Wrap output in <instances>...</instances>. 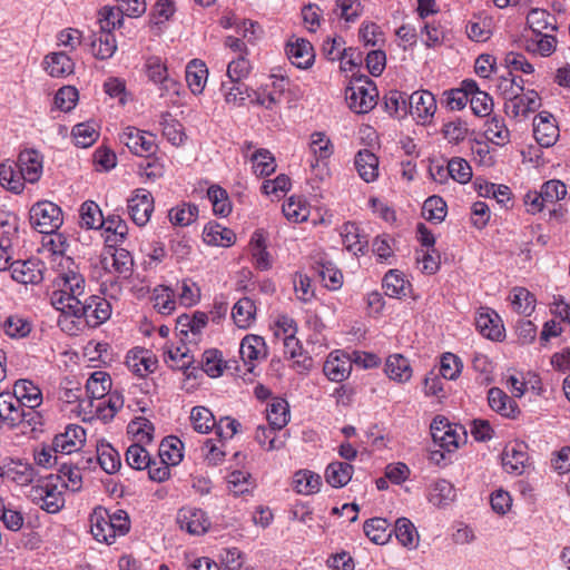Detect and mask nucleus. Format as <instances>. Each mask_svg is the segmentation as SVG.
I'll list each match as a JSON object with an SVG mask.
<instances>
[{
	"label": "nucleus",
	"instance_id": "nucleus-26",
	"mask_svg": "<svg viewBox=\"0 0 570 570\" xmlns=\"http://www.w3.org/2000/svg\"><path fill=\"white\" fill-rule=\"evenodd\" d=\"M253 263L256 268L267 271L272 266L271 255L267 252V238L262 229L253 233L248 244Z\"/></svg>",
	"mask_w": 570,
	"mask_h": 570
},
{
	"label": "nucleus",
	"instance_id": "nucleus-3",
	"mask_svg": "<svg viewBox=\"0 0 570 570\" xmlns=\"http://www.w3.org/2000/svg\"><path fill=\"white\" fill-rule=\"evenodd\" d=\"M379 91L375 83L365 78L347 87L345 98L350 109L356 114H367L377 102Z\"/></svg>",
	"mask_w": 570,
	"mask_h": 570
},
{
	"label": "nucleus",
	"instance_id": "nucleus-61",
	"mask_svg": "<svg viewBox=\"0 0 570 570\" xmlns=\"http://www.w3.org/2000/svg\"><path fill=\"white\" fill-rule=\"evenodd\" d=\"M154 307L163 315L171 314L176 308L174 292L167 286L155 288Z\"/></svg>",
	"mask_w": 570,
	"mask_h": 570
},
{
	"label": "nucleus",
	"instance_id": "nucleus-53",
	"mask_svg": "<svg viewBox=\"0 0 570 570\" xmlns=\"http://www.w3.org/2000/svg\"><path fill=\"white\" fill-rule=\"evenodd\" d=\"M148 78L155 83L164 85L165 88L174 87L177 82L169 78L166 65L158 57H151L146 63Z\"/></svg>",
	"mask_w": 570,
	"mask_h": 570
},
{
	"label": "nucleus",
	"instance_id": "nucleus-27",
	"mask_svg": "<svg viewBox=\"0 0 570 570\" xmlns=\"http://www.w3.org/2000/svg\"><path fill=\"white\" fill-rule=\"evenodd\" d=\"M26 407H38L42 403V392L32 381L21 379L13 385L11 392Z\"/></svg>",
	"mask_w": 570,
	"mask_h": 570
},
{
	"label": "nucleus",
	"instance_id": "nucleus-49",
	"mask_svg": "<svg viewBox=\"0 0 570 570\" xmlns=\"http://www.w3.org/2000/svg\"><path fill=\"white\" fill-rule=\"evenodd\" d=\"M207 197L213 206L215 215L227 217L232 213V202L228 193L218 185H212L207 189Z\"/></svg>",
	"mask_w": 570,
	"mask_h": 570
},
{
	"label": "nucleus",
	"instance_id": "nucleus-40",
	"mask_svg": "<svg viewBox=\"0 0 570 570\" xmlns=\"http://www.w3.org/2000/svg\"><path fill=\"white\" fill-rule=\"evenodd\" d=\"M315 271L324 286L330 291H337L343 285V273L332 262H317Z\"/></svg>",
	"mask_w": 570,
	"mask_h": 570
},
{
	"label": "nucleus",
	"instance_id": "nucleus-12",
	"mask_svg": "<svg viewBox=\"0 0 570 570\" xmlns=\"http://www.w3.org/2000/svg\"><path fill=\"white\" fill-rule=\"evenodd\" d=\"M529 464L528 448L523 442L505 445L502 452V466L511 474L521 475Z\"/></svg>",
	"mask_w": 570,
	"mask_h": 570
},
{
	"label": "nucleus",
	"instance_id": "nucleus-60",
	"mask_svg": "<svg viewBox=\"0 0 570 570\" xmlns=\"http://www.w3.org/2000/svg\"><path fill=\"white\" fill-rule=\"evenodd\" d=\"M222 91L227 104L240 106L249 98L248 87L239 81H229L222 83Z\"/></svg>",
	"mask_w": 570,
	"mask_h": 570
},
{
	"label": "nucleus",
	"instance_id": "nucleus-19",
	"mask_svg": "<svg viewBox=\"0 0 570 570\" xmlns=\"http://www.w3.org/2000/svg\"><path fill=\"white\" fill-rule=\"evenodd\" d=\"M24 407L11 392L0 393V423L11 429L20 426Z\"/></svg>",
	"mask_w": 570,
	"mask_h": 570
},
{
	"label": "nucleus",
	"instance_id": "nucleus-34",
	"mask_svg": "<svg viewBox=\"0 0 570 570\" xmlns=\"http://www.w3.org/2000/svg\"><path fill=\"white\" fill-rule=\"evenodd\" d=\"M208 77V69L204 61L193 59L186 66V81L193 94L203 92Z\"/></svg>",
	"mask_w": 570,
	"mask_h": 570
},
{
	"label": "nucleus",
	"instance_id": "nucleus-9",
	"mask_svg": "<svg viewBox=\"0 0 570 570\" xmlns=\"http://www.w3.org/2000/svg\"><path fill=\"white\" fill-rule=\"evenodd\" d=\"M12 278L21 284L37 285L43 281L46 271L45 263L39 258L14 261L10 265Z\"/></svg>",
	"mask_w": 570,
	"mask_h": 570
},
{
	"label": "nucleus",
	"instance_id": "nucleus-18",
	"mask_svg": "<svg viewBox=\"0 0 570 570\" xmlns=\"http://www.w3.org/2000/svg\"><path fill=\"white\" fill-rule=\"evenodd\" d=\"M286 56L291 63L299 69L309 68L315 59L313 46L303 38H296L287 42Z\"/></svg>",
	"mask_w": 570,
	"mask_h": 570
},
{
	"label": "nucleus",
	"instance_id": "nucleus-11",
	"mask_svg": "<svg viewBox=\"0 0 570 570\" xmlns=\"http://www.w3.org/2000/svg\"><path fill=\"white\" fill-rule=\"evenodd\" d=\"M177 523L181 530L193 535L204 534L210 527L205 511L195 507L181 508L177 513Z\"/></svg>",
	"mask_w": 570,
	"mask_h": 570
},
{
	"label": "nucleus",
	"instance_id": "nucleus-24",
	"mask_svg": "<svg viewBox=\"0 0 570 570\" xmlns=\"http://www.w3.org/2000/svg\"><path fill=\"white\" fill-rule=\"evenodd\" d=\"M308 150L313 156L309 165L315 168L320 163H326L332 157L334 145L325 132L315 131L309 136Z\"/></svg>",
	"mask_w": 570,
	"mask_h": 570
},
{
	"label": "nucleus",
	"instance_id": "nucleus-28",
	"mask_svg": "<svg viewBox=\"0 0 570 570\" xmlns=\"http://www.w3.org/2000/svg\"><path fill=\"white\" fill-rule=\"evenodd\" d=\"M354 166L358 176L366 183H372L379 177V158L368 149H362L356 154Z\"/></svg>",
	"mask_w": 570,
	"mask_h": 570
},
{
	"label": "nucleus",
	"instance_id": "nucleus-36",
	"mask_svg": "<svg viewBox=\"0 0 570 570\" xmlns=\"http://www.w3.org/2000/svg\"><path fill=\"white\" fill-rule=\"evenodd\" d=\"M353 472V465L347 462H332L325 470V480L333 488H343L351 481Z\"/></svg>",
	"mask_w": 570,
	"mask_h": 570
},
{
	"label": "nucleus",
	"instance_id": "nucleus-2",
	"mask_svg": "<svg viewBox=\"0 0 570 570\" xmlns=\"http://www.w3.org/2000/svg\"><path fill=\"white\" fill-rule=\"evenodd\" d=\"M90 532L100 543L112 544L118 537L126 535L130 530L128 513L124 510L110 512L104 507H97L89 515Z\"/></svg>",
	"mask_w": 570,
	"mask_h": 570
},
{
	"label": "nucleus",
	"instance_id": "nucleus-42",
	"mask_svg": "<svg viewBox=\"0 0 570 570\" xmlns=\"http://www.w3.org/2000/svg\"><path fill=\"white\" fill-rule=\"evenodd\" d=\"M4 474L7 476V481L24 487L33 482L36 478V470L30 463L18 461L6 465Z\"/></svg>",
	"mask_w": 570,
	"mask_h": 570
},
{
	"label": "nucleus",
	"instance_id": "nucleus-64",
	"mask_svg": "<svg viewBox=\"0 0 570 570\" xmlns=\"http://www.w3.org/2000/svg\"><path fill=\"white\" fill-rule=\"evenodd\" d=\"M423 216L434 223H441L446 216V204L439 196L429 197L423 204Z\"/></svg>",
	"mask_w": 570,
	"mask_h": 570
},
{
	"label": "nucleus",
	"instance_id": "nucleus-38",
	"mask_svg": "<svg viewBox=\"0 0 570 570\" xmlns=\"http://www.w3.org/2000/svg\"><path fill=\"white\" fill-rule=\"evenodd\" d=\"M0 330L11 338H24L31 333L32 324L29 320L14 314L0 323Z\"/></svg>",
	"mask_w": 570,
	"mask_h": 570
},
{
	"label": "nucleus",
	"instance_id": "nucleus-13",
	"mask_svg": "<svg viewBox=\"0 0 570 570\" xmlns=\"http://www.w3.org/2000/svg\"><path fill=\"white\" fill-rule=\"evenodd\" d=\"M533 136L541 147H551L559 139V127L553 116L541 111L533 119Z\"/></svg>",
	"mask_w": 570,
	"mask_h": 570
},
{
	"label": "nucleus",
	"instance_id": "nucleus-30",
	"mask_svg": "<svg viewBox=\"0 0 570 570\" xmlns=\"http://www.w3.org/2000/svg\"><path fill=\"white\" fill-rule=\"evenodd\" d=\"M232 318L238 328H249L256 321L255 302L249 297L239 298L233 306Z\"/></svg>",
	"mask_w": 570,
	"mask_h": 570
},
{
	"label": "nucleus",
	"instance_id": "nucleus-44",
	"mask_svg": "<svg viewBox=\"0 0 570 570\" xmlns=\"http://www.w3.org/2000/svg\"><path fill=\"white\" fill-rule=\"evenodd\" d=\"M159 125L161 127L163 136L173 145L180 146L186 136L183 125L175 119L170 112H163L160 115Z\"/></svg>",
	"mask_w": 570,
	"mask_h": 570
},
{
	"label": "nucleus",
	"instance_id": "nucleus-15",
	"mask_svg": "<svg viewBox=\"0 0 570 570\" xmlns=\"http://www.w3.org/2000/svg\"><path fill=\"white\" fill-rule=\"evenodd\" d=\"M475 326L482 336L491 341L504 337V326L500 316L491 308L481 307L475 316Z\"/></svg>",
	"mask_w": 570,
	"mask_h": 570
},
{
	"label": "nucleus",
	"instance_id": "nucleus-5",
	"mask_svg": "<svg viewBox=\"0 0 570 570\" xmlns=\"http://www.w3.org/2000/svg\"><path fill=\"white\" fill-rule=\"evenodd\" d=\"M30 223L39 233L52 234L63 223L62 212L52 202H38L30 209Z\"/></svg>",
	"mask_w": 570,
	"mask_h": 570
},
{
	"label": "nucleus",
	"instance_id": "nucleus-33",
	"mask_svg": "<svg viewBox=\"0 0 570 570\" xmlns=\"http://www.w3.org/2000/svg\"><path fill=\"white\" fill-rule=\"evenodd\" d=\"M92 55L100 60L109 59L117 50L115 35L110 31L101 30L94 33L90 41Z\"/></svg>",
	"mask_w": 570,
	"mask_h": 570
},
{
	"label": "nucleus",
	"instance_id": "nucleus-52",
	"mask_svg": "<svg viewBox=\"0 0 570 570\" xmlns=\"http://www.w3.org/2000/svg\"><path fill=\"white\" fill-rule=\"evenodd\" d=\"M409 286V282L396 269L389 271L383 278V288L390 297L400 298L405 296Z\"/></svg>",
	"mask_w": 570,
	"mask_h": 570
},
{
	"label": "nucleus",
	"instance_id": "nucleus-22",
	"mask_svg": "<svg viewBox=\"0 0 570 570\" xmlns=\"http://www.w3.org/2000/svg\"><path fill=\"white\" fill-rule=\"evenodd\" d=\"M239 354L246 365L254 366L255 362L267 355L264 338L255 334H247L240 342Z\"/></svg>",
	"mask_w": 570,
	"mask_h": 570
},
{
	"label": "nucleus",
	"instance_id": "nucleus-1",
	"mask_svg": "<svg viewBox=\"0 0 570 570\" xmlns=\"http://www.w3.org/2000/svg\"><path fill=\"white\" fill-rule=\"evenodd\" d=\"M60 271L55 279L51 305L62 313L71 314L89 327H98L110 318L111 305L101 296H86V279L70 257H61Z\"/></svg>",
	"mask_w": 570,
	"mask_h": 570
},
{
	"label": "nucleus",
	"instance_id": "nucleus-58",
	"mask_svg": "<svg viewBox=\"0 0 570 570\" xmlns=\"http://www.w3.org/2000/svg\"><path fill=\"white\" fill-rule=\"evenodd\" d=\"M341 236L343 245L348 252L353 253L354 255L363 253L365 242L361 239L358 235V228L355 224L345 223L342 226Z\"/></svg>",
	"mask_w": 570,
	"mask_h": 570
},
{
	"label": "nucleus",
	"instance_id": "nucleus-7",
	"mask_svg": "<svg viewBox=\"0 0 570 570\" xmlns=\"http://www.w3.org/2000/svg\"><path fill=\"white\" fill-rule=\"evenodd\" d=\"M127 210L137 226H145L154 212V198L150 191L138 188L127 200Z\"/></svg>",
	"mask_w": 570,
	"mask_h": 570
},
{
	"label": "nucleus",
	"instance_id": "nucleus-37",
	"mask_svg": "<svg viewBox=\"0 0 570 570\" xmlns=\"http://www.w3.org/2000/svg\"><path fill=\"white\" fill-rule=\"evenodd\" d=\"M46 70L51 77H65L73 72L75 63L65 52H53L45 58Z\"/></svg>",
	"mask_w": 570,
	"mask_h": 570
},
{
	"label": "nucleus",
	"instance_id": "nucleus-32",
	"mask_svg": "<svg viewBox=\"0 0 570 570\" xmlns=\"http://www.w3.org/2000/svg\"><path fill=\"white\" fill-rule=\"evenodd\" d=\"M384 372L390 380L405 383L412 377L410 361L402 354H392L386 358Z\"/></svg>",
	"mask_w": 570,
	"mask_h": 570
},
{
	"label": "nucleus",
	"instance_id": "nucleus-14",
	"mask_svg": "<svg viewBox=\"0 0 570 570\" xmlns=\"http://www.w3.org/2000/svg\"><path fill=\"white\" fill-rule=\"evenodd\" d=\"M86 441V431L82 426L70 424L63 433L55 436L52 441V450L56 453L71 454L80 450Z\"/></svg>",
	"mask_w": 570,
	"mask_h": 570
},
{
	"label": "nucleus",
	"instance_id": "nucleus-10",
	"mask_svg": "<svg viewBox=\"0 0 570 570\" xmlns=\"http://www.w3.org/2000/svg\"><path fill=\"white\" fill-rule=\"evenodd\" d=\"M541 106V98L534 90L522 89L521 94L504 101V111L511 118H525Z\"/></svg>",
	"mask_w": 570,
	"mask_h": 570
},
{
	"label": "nucleus",
	"instance_id": "nucleus-62",
	"mask_svg": "<svg viewBox=\"0 0 570 570\" xmlns=\"http://www.w3.org/2000/svg\"><path fill=\"white\" fill-rule=\"evenodd\" d=\"M159 458L171 465H177L183 460L180 440L176 436L166 438L159 446Z\"/></svg>",
	"mask_w": 570,
	"mask_h": 570
},
{
	"label": "nucleus",
	"instance_id": "nucleus-43",
	"mask_svg": "<svg viewBox=\"0 0 570 570\" xmlns=\"http://www.w3.org/2000/svg\"><path fill=\"white\" fill-rule=\"evenodd\" d=\"M198 206L193 203H181L173 207L168 217L173 225L186 227L195 223L198 218Z\"/></svg>",
	"mask_w": 570,
	"mask_h": 570
},
{
	"label": "nucleus",
	"instance_id": "nucleus-8",
	"mask_svg": "<svg viewBox=\"0 0 570 570\" xmlns=\"http://www.w3.org/2000/svg\"><path fill=\"white\" fill-rule=\"evenodd\" d=\"M207 322L208 315L204 312L183 314L176 321V334L183 343L196 344Z\"/></svg>",
	"mask_w": 570,
	"mask_h": 570
},
{
	"label": "nucleus",
	"instance_id": "nucleus-54",
	"mask_svg": "<svg viewBox=\"0 0 570 570\" xmlns=\"http://www.w3.org/2000/svg\"><path fill=\"white\" fill-rule=\"evenodd\" d=\"M397 541L406 548H415L419 541V533L414 524L407 518H400L394 528Z\"/></svg>",
	"mask_w": 570,
	"mask_h": 570
},
{
	"label": "nucleus",
	"instance_id": "nucleus-59",
	"mask_svg": "<svg viewBox=\"0 0 570 570\" xmlns=\"http://www.w3.org/2000/svg\"><path fill=\"white\" fill-rule=\"evenodd\" d=\"M535 298L524 287H515L511 294V305L515 312L530 315L534 309Z\"/></svg>",
	"mask_w": 570,
	"mask_h": 570
},
{
	"label": "nucleus",
	"instance_id": "nucleus-23",
	"mask_svg": "<svg viewBox=\"0 0 570 570\" xmlns=\"http://www.w3.org/2000/svg\"><path fill=\"white\" fill-rule=\"evenodd\" d=\"M411 114L422 121H426L436 110L434 96L426 90L415 91L409 97Z\"/></svg>",
	"mask_w": 570,
	"mask_h": 570
},
{
	"label": "nucleus",
	"instance_id": "nucleus-31",
	"mask_svg": "<svg viewBox=\"0 0 570 570\" xmlns=\"http://www.w3.org/2000/svg\"><path fill=\"white\" fill-rule=\"evenodd\" d=\"M203 239L212 246L229 247L236 240L235 233L218 223H208L203 230Z\"/></svg>",
	"mask_w": 570,
	"mask_h": 570
},
{
	"label": "nucleus",
	"instance_id": "nucleus-35",
	"mask_svg": "<svg viewBox=\"0 0 570 570\" xmlns=\"http://www.w3.org/2000/svg\"><path fill=\"white\" fill-rule=\"evenodd\" d=\"M293 489L304 495L317 493L322 485V478L320 474L311 470H298L293 475Z\"/></svg>",
	"mask_w": 570,
	"mask_h": 570
},
{
	"label": "nucleus",
	"instance_id": "nucleus-50",
	"mask_svg": "<svg viewBox=\"0 0 570 570\" xmlns=\"http://www.w3.org/2000/svg\"><path fill=\"white\" fill-rule=\"evenodd\" d=\"M283 214L293 223H302L309 216V207L302 197L292 196L283 204Z\"/></svg>",
	"mask_w": 570,
	"mask_h": 570
},
{
	"label": "nucleus",
	"instance_id": "nucleus-4",
	"mask_svg": "<svg viewBox=\"0 0 570 570\" xmlns=\"http://www.w3.org/2000/svg\"><path fill=\"white\" fill-rule=\"evenodd\" d=\"M31 501L48 513H57L65 505V498L59 490L58 478H47L32 487L29 493Z\"/></svg>",
	"mask_w": 570,
	"mask_h": 570
},
{
	"label": "nucleus",
	"instance_id": "nucleus-25",
	"mask_svg": "<svg viewBox=\"0 0 570 570\" xmlns=\"http://www.w3.org/2000/svg\"><path fill=\"white\" fill-rule=\"evenodd\" d=\"M157 363V358L146 348H136L127 356L128 367L140 377L155 372Z\"/></svg>",
	"mask_w": 570,
	"mask_h": 570
},
{
	"label": "nucleus",
	"instance_id": "nucleus-56",
	"mask_svg": "<svg viewBox=\"0 0 570 570\" xmlns=\"http://www.w3.org/2000/svg\"><path fill=\"white\" fill-rule=\"evenodd\" d=\"M409 98L399 90H390L383 98L384 109L391 116L402 117L407 112Z\"/></svg>",
	"mask_w": 570,
	"mask_h": 570
},
{
	"label": "nucleus",
	"instance_id": "nucleus-45",
	"mask_svg": "<svg viewBox=\"0 0 570 570\" xmlns=\"http://www.w3.org/2000/svg\"><path fill=\"white\" fill-rule=\"evenodd\" d=\"M484 136L497 146H504L510 141V130L504 119L497 116L487 120Z\"/></svg>",
	"mask_w": 570,
	"mask_h": 570
},
{
	"label": "nucleus",
	"instance_id": "nucleus-21",
	"mask_svg": "<svg viewBox=\"0 0 570 570\" xmlns=\"http://www.w3.org/2000/svg\"><path fill=\"white\" fill-rule=\"evenodd\" d=\"M352 363L346 354L332 352L324 363L323 372L333 382H342L348 377Z\"/></svg>",
	"mask_w": 570,
	"mask_h": 570
},
{
	"label": "nucleus",
	"instance_id": "nucleus-51",
	"mask_svg": "<svg viewBox=\"0 0 570 570\" xmlns=\"http://www.w3.org/2000/svg\"><path fill=\"white\" fill-rule=\"evenodd\" d=\"M190 422L198 433H209L216 426V419L212 411L205 406H194L190 411Z\"/></svg>",
	"mask_w": 570,
	"mask_h": 570
},
{
	"label": "nucleus",
	"instance_id": "nucleus-47",
	"mask_svg": "<svg viewBox=\"0 0 570 570\" xmlns=\"http://www.w3.org/2000/svg\"><path fill=\"white\" fill-rule=\"evenodd\" d=\"M80 225L86 229H99L105 217L100 207L94 200H86L79 209Z\"/></svg>",
	"mask_w": 570,
	"mask_h": 570
},
{
	"label": "nucleus",
	"instance_id": "nucleus-6",
	"mask_svg": "<svg viewBox=\"0 0 570 570\" xmlns=\"http://www.w3.org/2000/svg\"><path fill=\"white\" fill-rule=\"evenodd\" d=\"M119 141L140 157H148L156 150L155 136L132 126L124 128L119 134Z\"/></svg>",
	"mask_w": 570,
	"mask_h": 570
},
{
	"label": "nucleus",
	"instance_id": "nucleus-20",
	"mask_svg": "<svg viewBox=\"0 0 570 570\" xmlns=\"http://www.w3.org/2000/svg\"><path fill=\"white\" fill-rule=\"evenodd\" d=\"M18 170L28 183H37L42 175V156L33 149L23 150L18 158Z\"/></svg>",
	"mask_w": 570,
	"mask_h": 570
},
{
	"label": "nucleus",
	"instance_id": "nucleus-41",
	"mask_svg": "<svg viewBox=\"0 0 570 570\" xmlns=\"http://www.w3.org/2000/svg\"><path fill=\"white\" fill-rule=\"evenodd\" d=\"M386 519L373 518L364 522L363 530L366 537L376 544L389 542L392 531Z\"/></svg>",
	"mask_w": 570,
	"mask_h": 570
},
{
	"label": "nucleus",
	"instance_id": "nucleus-55",
	"mask_svg": "<svg viewBox=\"0 0 570 570\" xmlns=\"http://www.w3.org/2000/svg\"><path fill=\"white\" fill-rule=\"evenodd\" d=\"M27 179L20 175L19 170H16L11 165L2 164L0 166V184L8 190L20 194L24 188Z\"/></svg>",
	"mask_w": 570,
	"mask_h": 570
},
{
	"label": "nucleus",
	"instance_id": "nucleus-39",
	"mask_svg": "<svg viewBox=\"0 0 570 570\" xmlns=\"http://www.w3.org/2000/svg\"><path fill=\"white\" fill-rule=\"evenodd\" d=\"M111 389V379L107 372H94L86 383V392L92 400L105 399Z\"/></svg>",
	"mask_w": 570,
	"mask_h": 570
},
{
	"label": "nucleus",
	"instance_id": "nucleus-46",
	"mask_svg": "<svg viewBox=\"0 0 570 570\" xmlns=\"http://www.w3.org/2000/svg\"><path fill=\"white\" fill-rule=\"evenodd\" d=\"M268 424L282 430L289 422L288 403L284 399H274L266 409Z\"/></svg>",
	"mask_w": 570,
	"mask_h": 570
},
{
	"label": "nucleus",
	"instance_id": "nucleus-17",
	"mask_svg": "<svg viewBox=\"0 0 570 570\" xmlns=\"http://www.w3.org/2000/svg\"><path fill=\"white\" fill-rule=\"evenodd\" d=\"M269 83H266L256 94V101L266 109H272L281 102L282 96L288 85V79L275 73L269 76Z\"/></svg>",
	"mask_w": 570,
	"mask_h": 570
},
{
	"label": "nucleus",
	"instance_id": "nucleus-48",
	"mask_svg": "<svg viewBox=\"0 0 570 570\" xmlns=\"http://www.w3.org/2000/svg\"><path fill=\"white\" fill-rule=\"evenodd\" d=\"M97 460L108 474L116 473L121 466L120 454L109 443H101L97 446Z\"/></svg>",
	"mask_w": 570,
	"mask_h": 570
},
{
	"label": "nucleus",
	"instance_id": "nucleus-29",
	"mask_svg": "<svg viewBox=\"0 0 570 570\" xmlns=\"http://www.w3.org/2000/svg\"><path fill=\"white\" fill-rule=\"evenodd\" d=\"M488 402L493 411L504 417L514 419L519 412L517 403L499 387L489 390Z\"/></svg>",
	"mask_w": 570,
	"mask_h": 570
},
{
	"label": "nucleus",
	"instance_id": "nucleus-57",
	"mask_svg": "<svg viewBox=\"0 0 570 570\" xmlns=\"http://www.w3.org/2000/svg\"><path fill=\"white\" fill-rule=\"evenodd\" d=\"M556 37L542 32L535 33L531 39L527 40V49L542 57L550 56L556 50Z\"/></svg>",
	"mask_w": 570,
	"mask_h": 570
},
{
	"label": "nucleus",
	"instance_id": "nucleus-16",
	"mask_svg": "<svg viewBox=\"0 0 570 570\" xmlns=\"http://www.w3.org/2000/svg\"><path fill=\"white\" fill-rule=\"evenodd\" d=\"M99 229L108 248L121 246L128 236L127 223L119 215L115 214L108 215Z\"/></svg>",
	"mask_w": 570,
	"mask_h": 570
},
{
	"label": "nucleus",
	"instance_id": "nucleus-63",
	"mask_svg": "<svg viewBox=\"0 0 570 570\" xmlns=\"http://www.w3.org/2000/svg\"><path fill=\"white\" fill-rule=\"evenodd\" d=\"M277 431L279 430L272 425H259L255 432V440L267 451L279 450L284 446V441L277 438Z\"/></svg>",
	"mask_w": 570,
	"mask_h": 570
}]
</instances>
